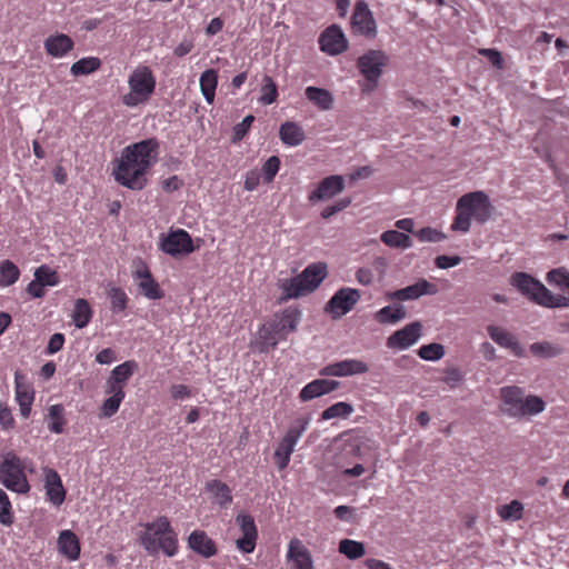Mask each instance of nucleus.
<instances>
[{
	"label": "nucleus",
	"instance_id": "2eb2a0df",
	"mask_svg": "<svg viewBox=\"0 0 569 569\" xmlns=\"http://www.w3.org/2000/svg\"><path fill=\"white\" fill-rule=\"evenodd\" d=\"M320 50L329 56L342 53L348 48V40L337 24L328 27L319 37Z\"/></svg>",
	"mask_w": 569,
	"mask_h": 569
},
{
	"label": "nucleus",
	"instance_id": "7c9ffc66",
	"mask_svg": "<svg viewBox=\"0 0 569 569\" xmlns=\"http://www.w3.org/2000/svg\"><path fill=\"white\" fill-rule=\"evenodd\" d=\"M279 137L284 144L296 147L305 140V132L298 123L287 121L281 124Z\"/></svg>",
	"mask_w": 569,
	"mask_h": 569
},
{
	"label": "nucleus",
	"instance_id": "aec40b11",
	"mask_svg": "<svg viewBox=\"0 0 569 569\" xmlns=\"http://www.w3.org/2000/svg\"><path fill=\"white\" fill-rule=\"evenodd\" d=\"M489 337L501 348L508 349L513 356L522 358L526 356L523 347L517 337L507 329L490 325L487 327Z\"/></svg>",
	"mask_w": 569,
	"mask_h": 569
},
{
	"label": "nucleus",
	"instance_id": "f704fd0d",
	"mask_svg": "<svg viewBox=\"0 0 569 569\" xmlns=\"http://www.w3.org/2000/svg\"><path fill=\"white\" fill-rule=\"evenodd\" d=\"M206 489L213 495L216 502L221 507H227L232 502L231 490L228 485L220 480H210L206 485Z\"/></svg>",
	"mask_w": 569,
	"mask_h": 569
},
{
	"label": "nucleus",
	"instance_id": "e2e57ef3",
	"mask_svg": "<svg viewBox=\"0 0 569 569\" xmlns=\"http://www.w3.org/2000/svg\"><path fill=\"white\" fill-rule=\"evenodd\" d=\"M64 345V336L62 333H53L48 342L46 352L48 355H54L62 349Z\"/></svg>",
	"mask_w": 569,
	"mask_h": 569
},
{
	"label": "nucleus",
	"instance_id": "bf43d9fd",
	"mask_svg": "<svg viewBox=\"0 0 569 569\" xmlns=\"http://www.w3.org/2000/svg\"><path fill=\"white\" fill-rule=\"evenodd\" d=\"M542 307L569 308V297L562 295H553L550 290H548L547 297L542 301Z\"/></svg>",
	"mask_w": 569,
	"mask_h": 569
},
{
	"label": "nucleus",
	"instance_id": "4468645a",
	"mask_svg": "<svg viewBox=\"0 0 569 569\" xmlns=\"http://www.w3.org/2000/svg\"><path fill=\"white\" fill-rule=\"evenodd\" d=\"M421 335L422 325L419 321L410 322L388 337L387 347L398 350L408 349L420 339Z\"/></svg>",
	"mask_w": 569,
	"mask_h": 569
},
{
	"label": "nucleus",
	"instance_id": "9b49d317",
	"mask_svg": "<svg viewBox=\"0 0 569 569\" xmlns=\"http://www.w3.org/2000/svg\"><path fill=\"white\" fill-rule=\"evenodd\" d=\"M510 284L540 306H542L549 290L539 280L526 272H515L510 278Z\"/></svg>",
	"mask_w": 569,
	"mask_h": 569
},
{
	"label": "nucleus",
	"instance_id": "9d476101",
	"mask_svg": "<svg viewBox=\"0 0 569 569\" xmlns=\"http://www.w3.org/2000/svg\"><path fill=\"white\" fill-rule=\"evenodd\" d=\"M360 298L361 293L358 289L350 287L340 288L327 302L325 311L331 315L333 319H339L350 312Z\"/></svg>",
	"mask_w": 569,
	"mask_h": 569
},
{
	"label": "nucleus",
	"instance_id": "0e129e2a",
	"mask_svg": "<svg viewBox=\"0 0 569 569\" xmlns=\"http://www.w3.org/2000/svg\"><path fill=\"white\" fill-rule=\"evenodd\" d=\"M461 262V258L458 256H438L435 260L436 266L439 269H448L451 267H456Z\"/></svg>",
	"mask_w": 569,
	"mask_h": 569
},
{
	"label": "nucleus",
	"instance_id": "39448f33",
	"mask_svg": "<svg viewBox=\"0 0 569 569\" xmlns=\"http://www.w3.org/2000/svg\"><path fill=\"white\" fill-rule=\"evenodd\" d=\"M500 410L510 418H523L541 413L546 408L542 398L536 395H525L518 386H506L500 389Z\"/></svg>",
	"mask_w": 569,
	"mask_h": 569
},
{
	"label": "nucleus",
	"instance_id": "6e6d98bb",
	"mask_svg": "<svg viewBox=\"0 0 569 569\" xmlns=\"http://www.w3.org/2000/svg\"><path fill=\"white\" fill-rule=\"evenodd\" d=\"M413 234L421 241V242H439L446 239V234L441 231H438L437 229H433L431 227H425L416 232Z\"/></svg>",
	"mask_w": 569,
	"mask_h": 569
},
{
	"label": "nucleus",
	"instance_id": "09e8293b",
	"mask_svg": "<svg viewBox=\"0 0 569 569\" xmlns=\"http://www.w3.org/2000/svg\"><path fill=\"white\" fill-rule=\"evenodd\" d=\"M353 412V407L348 402H337L322 411L321 418L330 420L333 418H347Z\"/></svg>",
	"mask_w": 569,
	"mask_h": 569
},
{
	"label": "nucleus",
	"instance_id": "f8f14e48",
	"mask_svg": "<svg viewBox=\"0 0 569 569\" xmlns=\"http://www.w3.org/2000/svg\"><path fill=\"white\" fill-rule=\"evenodd\" d=\"M160 249L172 257H178L193 252L194 247L190 234L183 229H177L161 238Z\"/></svg>",
	"mask_w": 569,
	"mask_h": 569
},
{
	"label": "nucleus",
	"instance_id": "bb28decb",
	"mask_svg": "<svg viewBox=\"0 0 569 569\" xmlns=\"http://www.w3.org/2000/svg\"><path fill=\"white\" fill-rule=\"evenodd\" d=\"M339 385L336 380L316 379L301 389L299 398L301 401H309L336 390Z\"/></svg>",
	"mask_w": 569,
	"mask_h": 569
},
{
	"label": "nucleus",
	"instance_id": "7ed1b4c3",
	"mask_svg": "<svg viewBox=\"0 0 569 569\" xmlns=\"http://www.w3.org/2000/svg\"><path fill=\"white\" fill-rule=\"evenodd\" d=\"M327 264L323 262L311 263L303 271L292 278H282L277 281L281 296L279 303L296 299L315 291L327 277Z\"/></svg>",
	"mask_w": 569,
	"mask_h": 569
},
{
	"label": "nucleus",
	"instance_id": "ddd939ff",
	"mask_svg": "<svg viewBox=\"0 0 569 569\" xmlns=\"http://www.w3.org/2000/svg\"><path fill=\"white\" fill-rule=\"evenodd\" d=\"M351 27L355 33L367 38H373L377 34V24L371 10L363 0H358L351 16Z\"/></svg>",
	"mask_w": 569,
	"mask_h": 569
},
{
	"label": "nucleus",
	"instance_id": "052dcab7",
	"mask_svg": "<svg viewBox=\"0 0 569 569\" xmlns=\"http://www.w3.org/2000/svg\"><path fill=\"white\" fill-rule=\"evenodd\" d=\"M350 203H351V199L350 198L339 199L335 203L323 208V210L321 211V218L329 219L332 216H335L336 213H338V212L345 210L346 208H348L350 206Z\"/></svg>",
	"mask_w": 569,
	"mask_h": 569
},
{
	"label": "nucleus",
	"instance_id": "ea45409f",
	"mask_svg": "<svg viewBox=\"0 0 569 569\" xmlns=\"http://www.w3.org/2000/svg\"><path fill=\"white\" fill-rule=\"evenodd\" d=\"M261 96L259 98V102L263 106L272 104L278 99V87L274 80L264 74L262 78V84L260 89Z\"/></svg>",
	"mask_w": 569,
	"mask_h": 569
},
{
	"label": "nucleus",
	"instance_id": "a18cd8bd",
	"mask_svg": "<svg viewBox=\"0 0 569 569\" xmlns=\"http://www.w3.org/2000/svg\"><path fill=\"white\" fill-rule=\"evenodd\" d=\"M362 441L358 437L350 436L342 445L340 455L338 456L337 465L342 467L341 458L343 456L360 458L361 457Z\"/></svg>",
	"mask_w": 569,
	"mask_h": 569
},
{
	"label": "nucleus",
	"instance_id": "603ef678",
	"mask_svg": "<svg viewBox=\"0 0 569 569\" xmlns=\"http://www.w3.org/2000/svg\"><path fill=\"white\" fill-rule=\"evenodd\" d=\"M13 522L12 505L6 491L0 489V523L10 526Z\"/></svg>",
	"mask_w": 569,
	"mask_h": 569
},
{
	"label": "nucleus",
	"instance_id": "b1692460",
	"mask_svg": "<svg viewBox=\"0 0 569 569\" xmlns=\"http://www.w3.org/2000/svg\"><path fill=\"white\" fill-rule=\"evenodd\" d=\"M44 489L48 500L59 507L66 499V489L59 473L51 468H44Z\"/></svg>",
	"mask_w": 569,
	"mask_h": 569
},
{
	"label": "nucleus",
	"instance_id": "20e7f679",
	"mask_svg": "<svg viewBox=\"0 0 569 569\" xmlns=\"http://www.w3.org/2000/svg\"><path fill=\"white\" fill-rule=\"evenodd\" d=\"M144 528V532L140 536V543L150 555L158 551H162L168 557L177 555L178 537L167 517H158L152 522L146 523Z\"/></svg>",
	"mask_w": 569,
	"mask_h": 569
},
{
	"label": "nucleus",
	"instance_id": "3c124183",
	"mask_svg": "<svg viewBox=\"0 0 569 569\" xmlns=\"http://www.w3.org/2000/svg\"><path fill=\"white\" fill-rule=\"evenodd\" d=\"M108 295L111 302V310L113 312H122L127 308L128 297L121 288H111Z\"/></svg>",
	"mask_w": 569,
	"mask_h": 569
},
{
	"label": "nucleus",
	"instance_id": "c9c22d12",
	"mask_svg": "<svg viewBox=\"0 0 569 569\" xmlns=\"http://www.w3.org/2000/svg\"><path fill=\"white\" fill-rule=\"evenodd\" d=\"M92 318V309L86 299H77L72 312L74 326L79 329L84 328Z\"/></svg>",
	"mask_w": 569,
	"mask_h": 569
},
{
	"label": "nucleus",
	"instance_id": "412c9836",
	"mask_svg": "<svg viewBox=\"0 0 569 569\" xmlns=\"http://www.w3.org/2000/svg\"><path fill=\"white\" fill-rule=\"evenodd\" d=\"M369 367L366 362L357 359H346L339 362L330 363L320 371L322 376L347 377L368 372Z\"/></svg>",
	"mask_w": 569,
	"mask_h": 569
},
{
	"label": "nucleus",
	"instance_id": "f257e3e1",
	"mask_svg": "<svg viewBox=\"0 0 569 569\" xmlns=\"http://www.w3.org/2000/svg\"><path fill=\"white\" fill-rule=\"evenodd\" d=\"M159 142L149 138L134 142L122 149L119 158L112 161L114 180L133 191L142 190L148 183V176L157 163Z\"/></svg>",
	"mask_w": 569,
	"mask_h": 569
},
{
	"label": "nucleus",
	"instance_id": "393cba45",
	"mask_svg": "<svg viewBox=\"0 0 569 569\" xmlns=\"http://www.w3.org/2000/svg\"><path fill=\"white\" fill-rule=\"evenodd\" d=\"M188 548L203 558H211L218 553L216 542L203 530H193L190 533Z\"/></svg>",
	"mask_w": 569,
	"mask_h": 569
},
{
	"label": "nucleus",
	"instance_id": "49530a36",
	"mask_svg": "<svg viewBox=\"0 0 569 569\" xmlns=\"http://www.w3.org/2000/svg\"><path fill=\"white\" fill-rule=\"evenodd\" d=\"M34 279L44 287H54L60 282L58 272L47 264H42L36 269Z\"/></svg>",
	"mask_w": 569,
	"mask_h": 569
},
{
	"label": "nucleus",
	"instance_id": "2f4dec72",
	"mask_svg": "<svg viewBox=\"0 0 569 569\" xmlns=\"http://www.w3.org/2000/svg\"><path fill=\"white\" fill-rule=\"evenodd\" d=\"M407 316L402 305L386 306L375 313V320L380 325H395Z\"/></svg>",
	"mask_w": 569,
	"mask_h": 569
},
{
	"label": "nucleus",
	"instance_id": "864d4df0",
	"mask_svg": "<svg viewBox=\"0 0 569 569\" xmlns=\"http://www.w3.org/2000/svg\"><path fill=\"white\" fill-rule=\"evenodd\" d=\"M280 159L277 156L270 157L262 166V177L266 183H271L280 169Z\"/></svg>",
	"mask_w": 569,
	"mask_h": 569
},
{
	"label": "nucleus",
	"instance_id": "8fccbe9b",
	"mask_svg": "<svg viewBox=\"0 0 569 569\" xmlns=\"http://www.w3.org/2000/svg\"><path fill=\"white\" fill-rule=\"evenodd\" d=\"M418 356L427 361H437L445 356V347L436 342L423 345L419 348Z\"/></svg>",
	"mask_w": 569,
	"mask_h": 569
},
{
	"label": "nucleus",
	"instance_id": "dca6fc26",
	"mask_svg": "<svg viewBox=\"0 0 569 569\" xmlns=\"http://www.w3.org/2000/svg\"><path fill=\"white\" fill-rule=\"evenodd\" d=\"M301 320V311L297 307H288L276 312L270 320L273 328L282 340H286L289 333L297 330Z\"/></svg>",
	"mask_w": 569,
	"mask_h": 569
},
{
	"label": "nucleus",
	"instance_id": "f03ea898",
	"mask_svg": "<svg viewBox=\"0 0 569 569\" xmlns=\"http://www.w3.org/2000/svg\"><path fill=\"white\" fill-rule=\"evenodd\" d=\"M491 209L489 197L483 191L466 193L457 201L456 217L451 229L468 232L471 227V220L475 219L479 223L487 222L491 217Z\"/></svg>",
	"mask_w": 569,
	"mask_h": 569
},
{
	"label": "nucleus",
	"instance_id": "5fc2aeb1",
	"mask_svg": "<svg viewBox=\"0 0 569 569\" xmlns=\"http://www.w3.org/2000/svg\"><path fill=\"white\" fill-rule=\"evenodd\" d=\"M547 281L551 284L569 290V272L563 268L549 271L547 273Z\"/></svg>",
	"mask_w": 569,
	"mask_h": 569
},
{
	"label": "nucleus",
	"instance_id": "423d86ee",
	"mask_svg": "<svg viewBox=\"0 0 569 569\" xmlns=\"http://www.w3.org/2000/svg\"><path fill=\"white\" fill-rule=\"evenodd\" d=\"M157 79L152 69L144 64L137 66L128 77L129 91L122 97V103L134 108L147 103L154 93Z\"/></svg>",
	"mask_w": 569,
	"mask_h": 569
},
{
	"label": "nucleus",
	"instance_id": "6e6552de",
	"mask_svg": "<svg viewBox=\"0 0 569 569\" xmlns=\"http://www.w3.org/2000/svg\"><path fill=\"white\" fill-rule=\"evenodd\" d=\"M309 422L310 419L308 417L297 418L279 442L273 455L274 463L279 470H283L288 467L290 457L295 451V447L297 446L303 432L307 430Z\"/></svg>",
	"mask_w": 569,
	"mask_h": 569
},
{
	"label": "nucleus",
	"instance_id": "1a4fd4ad",
	"mask_svg": "<svg viewBox=\"0 0 569 569\" xmlns=\"http://www.w3.org/2000/svg\"><path fill=\"white\" fill-rule=\"evenodd\" d=\"M387 62L388 57L381 50H370L358 59L357 67L366 79V83L361 88L363 92L372 91L377 87L382 68Z\"/></svg>",
	"mask_w": 569,
	"mask_h": 569
},
{
	"label": "nucleus",
	"instance_id": "c03bdc74",
	"mask_svg": "<svg viewBox=\"0 0 569 569\" xmlns=\"http://www.w3.org/2000/svg\"><path fill=\"white\" fill-rule=\"evenodd\" d=\"M48 418L50 422L48 428L54 433H62L66 426L64 408L62 405H53L49 408Z\"/></svg>",
	"mask_w": 569,
	"mask_h": 569
},
{
	"label": "nucleus",
	"instance_id": "69168bd1",
	"mask_svg": "<svg viewBox=\"0 0 569 569\" xmlns=\"http://www.w3.org/2000/svg\"><path fill=\"white\" fill-rule=\"evenodd\" d=\"M104 391L106 393L110 395V397H119L121 399H124L126 397L124 386L113 381L110 378L107 379Z\"/></svg>",
	"mask_w": 569,
	"mask_h": 569
},
{
	"label": "nucleus",
	"instance_id": "5701e85b",
	"mask_svg": "<svg viewBox=\"0 0 569 569\" xmlns=\"http://www.w3.org/2000/svg\"><path fill=\"white\" fill-rule=\"evenodd\" d=\"M345 180L341 176L333 174L322 179L317 189L310 192L308 199L311 202L328 200L342 192Z\"/></svg>",
	"mask_w": 569,
	"mask_h": 569
},
{
	"label": "nucleus",
	"instance_id": "4c0bfd02",
	"mask_svg": "<svg viewBox=\"0 0 569 569\" xmlns=\"http://www.w3.org/2000/svg\"><path fill=\"white\" fill-rule=\"evenodd\" d=\"M523 505L519 500H512L507 505L497 507V515L502 521H518L523 517Z\"/></svg>",
	"mask_w": 569,
	"mask_h": 569
},
{
	"label": "nucleus",
	"instance_id": "cd10ccee",
	"mask_svg": "<svg viewBox=\"0 0 569 569\" xmlns=\"http://www.w3.org/2000/svg\"><path fill=\"white\" fill-rule=\"evenodd\" d=\"M73 40L64 33L50 36L44 41V49L47 53L54 58L64 57L73 49Z\"/></svg>",
	"mask_w": 569,
	"mask_h": 569
},
{
	"label": "nucleus",
	"instance_id": "6ab92c4d",
	"mask_svg": "<svg viewBox=\"0 0 569 569\" xmlns=\"http://www.w3.org/2000/svg\"><path fill=\"white\" fill-rule=\"evenodd\" d=\"M14 391L20 413L23 418H28L34 401V390L31 383L27 381L24 375L19 371L14 373Z\"/></svg>",
	"mask_w": 569,
	"mask_h": 569
},
{
	"label": "nucleus",
	"instance_id": "774afa93",
	"mask_svg": "<svg viewBox=\"0 0 569 569\" xmlns=\"http://www.w3.org/2000/svg\"><path fill=\"white\" fill-rule=\"evenodd\" d=\"M0 425L3 429L9 430L14 427V419L8 407L0 408Z\"/></svg>",
	"mask_w": 569,
	"mask_h": 569
},
{
	"label": "nucleus",
	"instance_id": "e433bc0d",
	"mask_svg": "<svg viewBox=\"0 0 569 569\" xmlns=\"http://www.w3.org/2000/svg\"><path fill=\"white\" fill-rule=\"evenodd\" d=\"M138 362L134 360H127L121 365L114 367L109 376L116 382L121 383L122 386H127L128 380L132 377V375L138 370Z\"/></svg>",
	"mask_w": 569,
	"mask_h": 569
},
{
	"label": "nucleus",
	"instance_id": "a19ab883",
	"mask_svg": "<svg viewBox=\"0 0 569 569\" xmlns=\"http://www.w3.org/2000/svg\"><path fill=\"white\" fill-rule=\"evenodd\" d=\"M338 550L350 560L359 559L366 553L365 545L351 539L340 540Z\"/></svg>",
	"mask_w": 569,
	"mask_h": 569
},
{
	"label": "nucleus",
	"instance_id": "473e14b6",
	"mask_svg": "<svg viewBox=\"0 0 569 569\" xmlns=\"http://www.w3.org/2000/svg\"><path fill=\"white\" fill-rule=\"evenodd\" d=\"M200 90L208 103H212L216 97L218 86V72L214 69H208L200 76Z\"/></svg>",
	"mask_w": 569,
	"mask_h": 569
},
{
	"label": "nucleus",
	"instance_id": "0eeeda50",
	"mask_svg": "<svg viewBox=\"0 0 569 569\" xmlns=\"http://www.w3.org/2000/svg\"><path fill=\"white\" fill-rule=\"evenodd\" d=\"M26 465L14 452H8L0 463V481L9 490L28 493L30 485L24 473Z\"/></svg>",
	"mask_w": 569,
	"mask_h": 569
},
{
	"label": "nucleus",
	"instance_id": "c85d7f7f",
	"mask_svg": "<svg viewBox=\"0 0 569 569\" xmlns=\"http://www.w3.org/2000/svg\"><path fill=\"white\" fill-rule=\"evenodd\" d=\"M58 550L71 561L79 559L81 548L77 535L71 530H62L58 538Z\"/></svg>",
	"mask_w": 569,
	"mask_h": 569
},
{
	"label": "nucleus",
	"instance_id": "a878e982",
	"mask_svg": "<svg viewBox=\"0 0 569 569\" xmlns=\"http://www.w3.org/2000/svg\"><path fill=\"white\" fill-rule=\"evenodd\" d=\"M287 558L293 562L295 569H313L311 553L298 538L290 540Z\"/></svg>",
	"mask_w": 569,
	"mask_h": 569
},
{
	"label": "nucleus",
	"instance_id": "de8ad7c7",
	"mask_svg": "<svg viewBox=\"0 0 569 569\" xmlns=\"http://www.w3.org/2000/svg\"><path fill=\"white\" fill-rule=\"evenodd\" d=\"M530 352L539 358H552L561 353V348L549 341L535 342L530 346Z\"/></svg>",
	"mask_w": 569,
	"mask_h": 569
},
{
	"label": "nucleus",
	"instance_id": "c756f323",
	"mask_svg": "<svg viewBox=\"0 0 569 569\" xmlns=\"http://www.w3.org/2000/svg\"><path fill=\"white\" fill-rule=\"evenodd\" d=\"M279 341H282V339L279 337L270 320L260 327L257 340L260 352H268L270 349H273Z\"/></svg>",
	"mask_w": 569,
	"mask_h": 569
},
{
	"label": "nucleus",
	"instance_id": "4be33fe9",
	"mask_svg": "<svg viewBox=\"0 0 569 569\" xmlns=\"http://www.w3.org/2000/svg\"><path fill=\"white\" fill-rule=\"evenodd\" d=\"M133 278L138 282V287L146 298L150 300H159L163 298V290L160 288L159 283L152 277L149 268L144 263L133 272Z\"/></svg>",
	"mask_w": 569,
	"mask_h": 569
},
{
	"label": "nucleus",
	"instance_id": "f3484780",
	"mask_svg": "<svg viewBox=\"0 0 569 569\" xmlns=\"http://www.w3.org/2000/svg\"><path fill=\"white\" fill-rule=\"evenodd\" d=\"M236 521L242 532V537L236 542L237 548L243 553L253 552L258 538V530L253 517L250 515H238Z\"/></svg>",
	"mask_w": 569,
	"mask_h": 569
},
{
	"label": "nucleus",
	"instance_id": "4d7b16f0",
	"mask_svg": "<svg viewBox=\"0 0 569 569\" xmlns=\"http://www.w3.org/2000/svg\"><path fill=\"white\" fill-rule=\"evenodd\" d=\"M123 399L119 397H109L107 398L102 406L100 407L99 417L100 418H110L113 415H116L120 408L121 402Z\"/></svg>",
	"mask_w": 569,
	"mask_h": 569
},
{
	"label": "nucleus",
	"instance_id": "a211bd4d",
	"mask_svg": "<svg viewBox=\"0 0 569 569\" xmlns=\"http://www.w3.org/2000/svg\"><path fill=\"white\" fill-rule=\"evenodd\" d=\"M437 293V288L426 279H420L416 283L406 288L388 292L386 298L388 301H407L415 300L425 295Z\"/></svg>",
	"mask_w": 569,
	"mask_h": 569
},
{
	"label": "nucleus",
	"instance_id": "37998d69",
	"mask_svg": "<svg viewBox=\"0 0 569 569\" xmlns=\"http://www.w3.org/2000/svg\"><path fill=\"white\" fill-rule=\"evenodd\" d=\"M101 67V61L97 57L82 58L71 66V73L76 77L84 76L97 71Z\"/></svg>",
	"mask_w": 569,
	"mask_h": 569
},
{
	"label": "nucleus",
	"instance_id": "79ce46f5",
	"mask_svg": "<svg viewBox=\"0 0 569 569\" xmlns=\"http://www.w3.org/2000/svg\"><path fill=\"white\" fill-rule=\"evenodd\" d=\"M19 268L10 260L0 262V287H9L18 281Z\"/></svg>",
	"mask_w": 569,
	"mask_h": 569
},
{
	"label": "nucleus",
	"instance_id": "58836bf2",
	"mask_svg": "<svg viewBox=\"0 0 569 569\" xmlns=\"http://www.w3.org/2000/svg\"><path fill=\"white\" fill-rule=\"evenodd\" d=\"M381 241L390 248L408 249L412 246V240L406 233L397 230H388L381 233Z\"/></svg>",
	"mask_w": 569,
	"mask_h": 569
},
{
	"label": "nucleus",
	"instance_id": "338daca9",
	"mask_svg": "<svg viewBox=\"0 0 569 569\" xmlns=\"http://www.w3.org/2000/svg\"><path fill=\"white\" fill-rule=\"evenodd\" d=\"M260 183V173L257 170H250L246 173L244 189L247 191H253Z\"/></svg>",
	"mask_w": 569,
	"mask_h": 569
},
{
	"label": "nucleus",
	"instance_id": "13d9d810",
	"mask_svg": "<svg viewBox=\"0 0 569 569\" xmlns=\"http://www.w3.org/2000/svg\"><path fill=\"white\" fill-rule=\"evenodd\" d=\"M253 121H254V117L252 114H248L247 117L243 118V120L241 122L237 123L233 127L232 141L233 142L241 141L248 133Z\"/></svg>",
	"mask_w": 569,
	"mask_h": 569
},
{
	"label": "nucleus",
	"instance_id": "680f3d73",
	"mask_svg": "<svg viewBox=\"0 0 569 569\" xmlns=\"http://www.w3.org/2000/svg\"><path fill=\"white\" fill-rule=\"evenodd\" d=\"M170 395L173 400H184L192 396L191 389L186 385H172L170 387Z\"/></svg>",
	"mask_w": 569,
	"mask_h": 569
},
{
	"label": "nucleus",
	"instance_id": "72a5a7b5",
	"mask_svg": "<svg viewBox=\"0 0 569 569\" xmlns=\"http://www.w3.org/2000/svg\"><path fill=\"white\" fill-rule=\"evenodd\" d=\"M305 93L308 100H310L320 110L325 111L332 108L333 97L327 89L307 87Z\"/></svg>",
	"mask_w": 569,
	"mask_h": 569
}]
</instances>
